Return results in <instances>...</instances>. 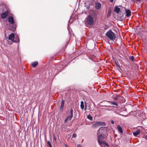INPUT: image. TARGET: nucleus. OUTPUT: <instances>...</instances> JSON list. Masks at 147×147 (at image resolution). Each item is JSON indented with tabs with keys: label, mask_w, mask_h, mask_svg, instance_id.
<instances>
[{
	"label": "nucleus",
	"mask_w": 147,
	"mask_h": 147,
	"mask_svg": "<svg viewBox=\"0 0 147 147\" xmlns=\"http://www.w3.org/2000/svg\"><path fill=\"white\" fill-rule=\"evenodd\" d=\"M86 107H85V110H86Z\"/></svg>",
	"instance_id": "obj_36"
},
{
	"label": "nucleus",
	"mask_w": 147,
	"mask_h": 147,
	"mask_svg": "<svg viewBox=\"0 0 147 147\" xmlns=\"http://www.w3.org/2000/svg\"><path fill=\"white\" fill-rule=\"evenodd\" d=\"M38 64V62L36 61H35L33 62L32 64V66L33 67H35Z\"/></svg>",
	"instance_id": "obj_16"
},
{
	"label": "nucleus",
	"mask_w": 147,
	"mask_h": 147,
	"mask_svg": "<svg viewBox=\"0 0 147 147\" xmlns=\"http://www.w3.org/2000/svg\"><path fill=\"white\" fill-rule=\"evenodd\" d=\"M73 110L72 109H71L70 111L67 113V117L64 120V123L66 125V127L67 126H69L72 123V121L71 119L73 116Z\"/></svg>",
	"instance_id": "obj_1"
},
{
	"label": "nucleus",
	"mask_w": 147,
	"mask_h": 147,
	"mask_svg": "<svg viewBox=\"0 0 147 147\" xmlns=\"http://www.w3.org/2000/svg\"><path fill=\"white\" fill-rule=\"evenodd\" d=\"M1 7H2L1 5H0V9L1 8Z\"/></svg>",
	"instance_id": "obj_34"
},
{
	"label": "nucleus",
	"mask_w": 147,
	"mask_h": 147,
	"mask_svg": "<svg viewBox=\"0 0 147 147\" xmlns=\"http://www.w3.org/2000/svg\"><path fill=\"white\" fill-rule=\"evenodd\" d=\"M111 122L113 124L114 123V121H113V120L111 121Z\"/></svg>",
	"instance_id": "obj_28"
},
{
	"label": "nucleus",
	"mask_w": 147,
	"mask_h": 147,
	"mask_svg": "<svg viewBox=\"0 0 147 147\" xmlns=\"http://www.w3.org/2000/svg\"><path fill=\"white\" fill-rule=\"evenodd\" d=\"M120 10V9L118 7H115L114 9V11L115 12H116V13H119Z\"/></svg>",
	"instance_id": "obj_17"
},
{
	"label": "nucleus",
	"mask_w": 147,
	"mask_h": 147,
	"mask_svg": "<svg viewBox=\"0 0 147 147\" xmlns=\"http://www.w3.org/2000/svg\"><path fill=\"white\" fill-rule=\"evenodd\" d=\"M104 107L105 108H107V107H108V106H105Z\"/></svg>",
	"instance_id": "obj_33"
},
{
	"label": "nucleus",
	"mask_w": 147,
	"mask_h": 147,
	"mask_svg": "<svg viewBox=\"0 0 147 147\" xmlns=\"http://www.w3.org/2000/svg\"><path fill=\"white\" fill-rule=\"evenodd\" d=\"M115 63L116 64V65H117L118 66H119L118 65H117V63L116 62H115Z\"/></svg>",
	"instance_id": "obj_35"
},
{
	"label": "nucleus",
	"mask_w": 147,
	"mask_h": 147,
	"mask_svg": "<svg viewBox=\"0 0 147 147\" xmlns=\"http://www.w3.org/2000/svg\"><path fill=\"white\" fill-rule=\"evenodd\" d=\"M102 122H96L95 124L92 125V127H96L99 126V125H101Z\"/></svg>",
	"instance_id": "obj_9"
},
{
	"label": "nucleus",
	"mask_w": 147,
	"mask_h": 147,
	"mask_svg": "<svg viewBox=\"0 0 147 147\" xmlns=\"http://www.w3.org/2000/svg\"><path fill=\"white\" fill-rule=\"evenodd\" d=\"M77 136L75 134H74L72 135V138H76Z\"/></svg>",
	"instance_id": "obj_24"
},
{
	"label": "nucleus",
	"mask_w": 147,
	"mask_h": 147,
	"mask_svg": "<svg viewBox=\"0 0 147 147\" xmlns=\"http://www.w3.org/2000/svg\"><path fill=\"white\" fill-rule=\"evenodd\" d=\"M109 102L110 104L112 105H115L117 106H118L117 103L115 102L110 101Z\"/></svg>",
	"instance_id": "obj_18"
},
{
	"label": "nucleus",
	"mask_w": 147,
	"mask_h": 147,
	"mask_svg": "<svg viewBox=\"0 0 147 147\" xmlns=\"http://www.w3.org/2000/svg\"><path fill=\"white\" fill-rule=\"evenodd\" d=\"M48 145L50 147H52L51 143L50 142L48 141Z\"/></svg>",
	"instance_id": "obj_25"
},
{
	"label": "nucleus",
	"mask_w": 147,
	"mask_h": 147,
	"mask_svg": "<svg viewBox=\"0 0 147 147\" xmlns=\"http://www.w3.org/2000/svg\"><path fill=\"white\" fill-rule=\"evenodd\" d=\"M126 16L127 18H129L131 16V12L129 10H126Z\"/></svg>",
	"instance_id": "obj_12"
},
{
	"label": "nucleus",
	"mask_w": 147,
	"mask_h": 147,
	"mask_svg": "<svg viewBox=\"0 0 147 147\" xmlns=\"http://www.w3.org/2000/svg\"><path fill=\"white\" fill-rule=\"evenodd\" d=\"M9 14L8 11L7 10L5 12L2 13L1 14V18L3 19H5L7 18Z\"/></svg>",
	"instance_id": "obj_5"
},
{
	"label": "nucleus",
	"mask_w": 147,
	"mask_h": 147,
	"mask_svg": "<svg viewBox=\"0 0 147 147\" xmlns=\"http://www.w3.org/2000/svg\"><path fill=\"white\" fill-rule=\"evenodd\" d=\"M140 133V131L139 130L133 132V135L135 136H137Z\"/></svg>",
	"instance_id": "obj_13"
},
{
	"label": "nucleus",
	"mask_w": 147,
	"mask_h": 147,
	"mask_svg": "<svg viewBox=\"0 0 147 147\" xmlns=\"http://www.w3.org/2000/svg\"><path fill=\"white\" fill-rule=\"evenodd\" d=\"M129 59L132 61H134V59L133 56H131L129 57Z\"/></svg>",
	"instance_id": "obj_23"
},
{
	"label": "nucleus",
	"mask_w": 147,
	"mask_h": 147,
	"mask_svg": "<svg viewBox=\"0 0 147 147\" xmlns=\"http://www.w3.org/2000/svg\"><path fill=\"white\" fill-rule=\"evenodd\" d=\"M106 36L112 41H114L116 39L115 34L112 30L107 31L105 34Z\"/></svg>",
	"instance_id": "obj_2"
},
{
	"label": "nucleus",
	"mask_w": 147,
	"mask_h": 147,
	"mask_svg": "<svg viewBox=\"0 0 147 147\" xmlns=\"http://www.w3.org/2000/svg\"><path fill=\"white\" fill-rule=\"evenodd\" d=\"M115 100H120V96L118 95H116L113 98Z\"/></svg>",
	"instance_id": "obj_14"
},
{
	"label": "nucleus",
	"mask_w": 147,
	"mask_h": 147,
	"mask_svg": "<svg viewBox=\"0 0 147 147\" xmlns=\"http://www.w3.org/2000/svg\"><path fill=\"white\" fill-rule=\"evenodd\" d=\"M53 137H54V140L55 141H56V138L55 137V136L54 135H53Z\"/></svg>",
	"instance_id": "obj_27"
},
{
	"label": "nucleus",
	"mask_w": 147,
	"mask_h": 147,
	"mask_svg": "<svg viewBox=\"0 0 147 147\" xmlns=\"http://www.w3.org/2000/svg\"><path fill=\"white\" fill-rule=\"evenodd\" d=\"M99 145L101 146V147H106L105 145H106V146H109V145L106 142H105V144H104L103 143L101 144H99Z\"/></svg>",
	"instance_id": "obj_19"
},
{
	"label": "nucleus",
	"mask_w": 147,
	"mask_h": 147,
	"mask_svg": "<svg viewBox=\"0 0 147 147\" xmlns=\"http://www.w3.org/2000/svg\"><path fill=\"white\" fill-rule=\"evenodd\" d=\"M98 137V142L99 144H100L101 143H103L104 144H105V142L104 141H101L100 140L102 138V134H99Z\"/></svg>",
	"instance_id": "obj_7"
},
{
	"label": "nucleus",
	"mask_w": 147,
	"mask_h": 147,
	"mask_svg": "<svg viewBox=\"0 0 147 147\" xmlns=\"http://www.w3.org/2000/svg\"><path fill=\"white\" fill-rule=\"evenodd\" d=\"M8 44H9V45H10V44H11V42H8Z\"/></svg>",
	"instance_id": "obj_31"
},
{
	"label": "nucleus",
	"mask_w": 147,
	"mask_h": 147,
	"mask_svg": "<svg viewBox=\"0 0 147 147\" xmlns=\"http://www.w3.org/2000/svg\"><path fill=\"white\" fill-rule=\"evenodd\" d=\"M95 20L94 16L92 15L88 16L87 18V22L89 25H92Z\"/></svg>",
	"instance_id": "obj_4"
},
{
	"label": "nucleus",
	"mask_w": 147,
	"mask_h": 147,
	"mask_svg": "<svg viewBox=\"0 0 147 147\" xmlns=\"http://www.w3.org/2000/svg\"><path fill=\"white\" fill-rule=\"evenodd\" d=\"M87 118L90 120H92V117L90 115H88L87 116Z\"/></svg>",
	"instance_id": "obj_21"
},
{
	"label": "nucleus",
	"mask_w": 147,
	"mask_h": 147,
	"mask_svg": "<svg viewBox=\"0 0 147 147\" xmlns=\"http://www.w3.org/2000/svg\"><path fill=\"white\" fill-rule=\"evenodd\" d=\"M8 38L13 42H18L20 41L18 36L17 35H15L13 33H12L9 35Z\"/></svg>",
	"instance_id": "obj_3"
},
{
	"label": "nucleus",
	"mask_w": 147,
	"mask_h": 147,
	"mask_svg": "<svg viewBox=\"0 0 147 147\" xmlns=\"http://www.w3.org/2000/svg\"><path fill=\"white\" fill-rule=\"evenodd\" d=\"M8 21L9 23L13 24L14 23V20L13 18L11 16L9 17Z\"/></svg>",
	"instance_id": "obj_10"
},
{
	"label": "nucleus",
	"mask_w": 147,
	"mask_h": 147,
	"mask_svg": "<svg viewBox=\"0 0 147 147\" xmlns=\"http://www.w3.org/2000/svg\"><path fill=\"white\" fill-rule=\"evenodd\" d=\"M106 130V128L105 127H100L97 132V134L99 135V134H102L105 131V130Z\"/></svg>",
	"instance_id": "obj_6"
},
{
	"label": "nucleus",
	"mask_w": 147,
	"mask_h": 147,
	"mask_svg": "<svg viewBox=\"0 0 147 147\" xmlns=\"http://www.w3.org/2000/svg\"><path fill=\"white\" fill-rule=\"evenodd\" d=\"M101 5L100 3L97 2L96 3L95 7L96 9H98L100 8Z\"/></svg>",
	"instance_id": "obj_8"
},
{
	"label": "nucleus",
	"mask_w": 147,
	"mask_h": 147,
	"mask_svg": "<svg viewBox=\"0 0 147 147\" xmlns=\"http://www.w3.org/2000/svg\"><path fill=\"white\" fill-rule=\"evenodd\" d=\"M77 147H81V146L80 145V144H78L77 145Z\"/></svg>",
	"instance_id": "obj_29"
},
{
	"label": "nucleus",
	"mask_w": 147,
	"mask_h": 147,
	"mask_svg": "<svg viewBox=\"0 0 147 147\" xmlns=\"http://www.w3.org/2000/svg\"><path fill=\"white\" fill-rule=\"evenodd\" d=\"M2 6L3 7V8H2V10L3 11L4 10V8L5 7V5H2Z\"/></svg>",
	"instance_id": "obj_26"
},
{
	"label": "nucleus",
	"mask_w": 147,
	"mask_h": 147,
	"mask_svg": "<svg viewBox=\"0 0 147 147\" xmlns=\"http://www.w3.org/2000/svg\"><path fill=\"white\" fill-rule=\"evenodd\" d=\"M127 116V115H125V117H126Z\"/></svg>",
	"instance_id": "obj_37"
},
{
	"label": "nucleus",
	"mask_w": 147,
	"mask_h": 147,
	"mask_svg": "<svg viewBox=\"0 0 147 147\" xmlns=\"http://www.w3.org/2000/svg\"><path fill=\"white\" fill-rule=\"evenodd\" d=\"M117 129L119 132L121 133H122L123 130L122 128L120 125H118L117 127Z\"/></svg>",
	"instance_id": "obj_15"
},
{
	"label": "nucleus",
	"mask_w": 147,
	"mask_h": 147,
	"mask_svg": "<svg viewBox=\"0 0 147 147\" xmlns=\"http://www.w3.org/2000/svg\"><path fill=\"white\" fill-rule=\"evenodd\" d=\"M84 102L83 101H82L81 102V105H80V107L81 109H83L84 108Z\"/></svg>",
	"instance_id": "obj_20"
},
{
	"label": "nucleus",
	"mask_w": 147,
	"mask_h": 147,
	"mask_svg": "<svg viewBox=\"0 0 147 147\" xmlns=\"http://www.w3.org/2000/svg\"><path fill=\"white\" fill-rule=\"evenodd\" d=\"M64 105V100H62L61 102V105L60 107V111L62 112L63 111V108Z\"/></svg>",
	"instance_id": "obj_11"
},
{
	"label": "nucleus",
	"mask_w": 147,
	"mask_h": 147,
	"mask_svg": "<svg viewBox=\"0 0 147 147\" xmlns=\"http://www.w3.org/2000/svg\"><path fill=\"white\" fill-rule=\"evenodd\" d=\"M71 136L69 134H68L67 136V140L68 141H69L70 138H71Z\"/></svg>",
	"instance_id": "obj_22"
},
{
	"label": "nucleus",
	"mask_w": 147,
	"mask_h": 147,
	"mask_svg": "<svg viewBox=\"0 0 147 147\" xmlns=\"http://www.w3.org/2000/svg\"><path fill=\"white\" fill-rule=\"evenodd\" d=\"M145 138L146 140H147V135L145 136Z\"/></svg>",
	"instance_id": "obj_30"
},
{
	"label": "nucleus",
	"mask_w": 147,
	"mask_h": 147,
	"mask_svg": "<svg viewBox=\"0 0 147 147\" xmlns=\"http://www.w3.org/2000/svg\"><path fill=\"white\" fill-rule=\"evenodd\" d=\"M114 0H110V1L111 2H113Z\"/></svg>",
	"instance_id": "obj_32"
}]
</instances>
